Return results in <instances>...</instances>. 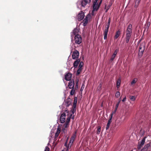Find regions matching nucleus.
<instances>
[{"label":"nucleus","instance_id":"58836bf2","mask_svg":"<svg viewBox=\"0 0 151 151\" xmlns=\"http://www.w3.org/2000/svg\"><path fill=\"white\" fill-rule=\"evenodd\" d=\"M118 50H117V49L116 50H115V51H114V53L113 54L114 55H116L117 54L118 52Z\"/></svg>","mask_w":151,"mask_h":151},{"label":"nucleus","instance_id":"a18cd8bd","mask_svg":"<svg viewBox=\"0 0 151 151\" xmlns=\"http://www.w3.org/2000/svg\"><path fill=\"white\" fill-rule=\"evenodd\" d=\"M109 126H106V130L108 129H109Z\"/></svg>","mask_w":151,"mask_h":151},{"label":"nucleus","instance_id":"4be33fe9","mask_svg":"<svg viewBox=\"0 0 151 151\" xmlns=\"http://www.w3.org/2000/svg\"><path fill=\"white\" fill-rule=\"evenodd\" d=\"M65 103V105L67 107L68 106L71 104V102L69 100H66Z\"/></svg>","mask_w":151,"mask_h":151},{"label":"nucleus","instance_id":"5701e85b","mask_svg":"<svg viewBox=\"0 0 151 151\" xmlns=\"http://www.w3.org/2000/svg\"><path fill=\"white\" fill-rule=\"evenodd\" d=\"M67 141H66L65 143V145L66 146V148H64L63 150H62V151H68L69 149V146H67Z\"/></svg>","mask_w":151,"mask_h":151},{"label":"nucleus","instance_id":"79ce46f5","mask_svg":"<svg viewBox=\"0 0 151 151\" xmlns=\"http://www.w3.org/2000/svg\"><path fill=\"white\" fill-rule=\"evenodd\" d=\"M126 97H125L124 98H123V99H122V101L123 102H124V101H125L126 100Z\"/></svg>","mask_w":151,"mask_h":151},{"label":"nucleus","instance_id":"dca6fc26","mask_svg":"<svg viewBox=\"0 0 151 151\" xmlns=\"http://www.w3.org/2000/svg\"><path fill=\"white\" fill-rule=\"evenodd\" d=\"M80 62V60L79 59H78L75 61L73 63V66L75 68L77 67L78 65Z\"/></svg>","mask_w":151,"mask_h":151},{"label":"nucleus","instance_id":"ddd939ff","mask_svg":"<svg viewBox=\"0 0 151 151\" xmlns=\"http://www.w3.org/2000/svg\"><path fill=\"white\" fill-rule=\"evenodd\" d=\"M76 137V135L74 134L70 138V141L69 142L68 146L69 147V146L70 147L71 145L72 144V143L74 141L75 138Z\"/></svg>","mask_w":151,"mask_h":151},{"label":"nucleus","instance_id":"2eb2a0df","mask_svg":"<svg viewBox=\"0 0 151 151\" xmlns=\"http://www.w3.org/2000/svg\"><path fill=\"white\" fill-rule=\"evenodd\" d=\"M145 137H144L142 140L140 142H139L138 146L139 148H140L141 147L144 145L145 142Z\"/></svg>","mask_w":151,"mask_h":151},{"label":"nucleus","instance_id":"09e8293b","mask_svg":"<svg viewBox=\"0 0 151 151\" xmlns=\"http://www.w3.org/2000/svg\"><path fill=\"white\" fill-rule=\"evenodd\" d=\"M72 36H73V35H72L71 34V37H72Z\"/></svg>","mask_w":151,"mask_h":151},{"label":"nucleus","instance_id":"9d476101","mask_svg":"<svg viewBox=\"0 0 151 151\" xmlns=\"http://www.w3.org/2000/svg\"><path fill=\"white\" fill-rule=\"evenodd\" d=\"M79 55V53L76 50H75L73 53L72 55V58L73 59H75L78 58Z\"/></svg>","mask_w":151,"mask_h":151},{"label":"nucleus","instance_id":"7ed1b4c3","mask_svg":"<svg viewBox=\"0 0 151 151\" xmlns=\"http://www.w3.org/2000/svg\"><path fill=\"white\" fill-rule=\"evenodd\" d=\"M68 114V117L69 116V114H72L71 113H69L67 110H66L65 113L62 114L61 115L60 119V122L61 123H63L65 122L66 114Z\"/></svg>","mask_w":151,"mask_h":151},{"label":"nucleus","instance_id":"de8ad7c7","mask_svg":"<svg viewBox=\"0 0 151 151\" xmlns=\"http://www.w3.org/2000/svg\"><path fill=\"white\" fill-rule=\"evenodd\" d=\"M72 119H74V117L73 116L72 117Z\"/></svg>","mask_w":151,"mask_h":151},{"label":"nucleus","instance_id":"bb28decb","mask_svg":"<svg viewBox=\"0 0 151 151\" xmlns=\"http://www.w3.org/2000/svg\"><path fill=\"white\" fill-rule=\"evenodd\" d=\"M120 82H121V80L119 79H118L116 83V85H117V87L118 88L119 87L120 84Z\"/></svg>","mask_w":151,"mask_h":151},{"label":"nucleus","instance_id":"4468645a","mask_svg":"<svg viewBox=\"0 0 151 151\" xmlns=\"http://www.w3.org/2000/svg\"><path fill=\"white\" fill-rule=\"evenodd\" d=\"M72 77V75L70 73H68L66 74L65 76V79L67 81L70 80Z\"/></svg>","mask_w":151,"mask_h":151},{"label":"nucleus","instance_id":"f704fd0d","mask_svg":"<svg viewBox=\"0 0 151 151\" xmlns=\"http://www.w3.org/2000/svg\"><path fill=\"white\" fill-rule=\"evenodd\" d=\"M120 95V92H119V91H117L116 93L115 96L116 97L118 98V97Z\"/></svg>","mask_w":151,"mask_h":151},{"label":"nucleus","instance_id":"1a4fd4ad","mask_svg":"<svg viewBox=\"0 0 151 151\" xmlns=\"http://www.w3.org/2000/svg\"><path fill=\"white\" fill-rule=\"evenodd\" d=\"M84 16V13L82 11L78 15V20L79 21L82 20L83 19Z\"/></svg>","mask_w":151,"mask_h":151},{"label":"nucleus","instance_id":"72a5a7b5","mask_svg":"<svg viewBox=\"0 0 151 151\" xmlns=\"http://www.w3.org/2000/svg\"><path fill=\"white\" fill-rule=\"evenodd\" d=\"M109 25L108 24L105 26V28L104 31H107V32H108L109 28Z\"/></svg>","mask_w":151,"mask_h":151},{"label":"nucleus","instance_id":"393cba45","mask_svg":"<svg viewBox=\"0 0 151 151\" xmlns=\"http://www.w3.org/2000/svg\"><path fill=\"white\" fill-rule=\"evenodd\" d=\"M129 98L132 101H134L136 99V97L133 96H130Z\"/></svg>","mask_w":151,"mask_h":151},{"label":"nucleus","instance_id":"cd10ccee","mask_svg":"<svg viewBox=\"0 0 151 151\" xmlns=\"http://www.w3.org/2000/svg\"><path fill=\"white\" fill-rule=\"evenodd\" d=\"M116 55H114L113 54L111 57L110 61V62H112L113 60L114 59V58L116 57Z\"/></svg>","mask_w":151,"mask_h":151},{"label":"nucleus","instance_id":"20e7f679","mask_svg":"<svg viewBox=\"0 0 151 151\" xmlns=\"http://www.w3.org/2000/svg\"><path fill=\"white\" fill-rule=\"evenodd\" d=\"M91 0H83L81 1H78L77 2L78 7H79L80 5H81L82 7L85 6L88 4H89L91 2Z\"/></svg>","mask_w":151,"mask_h":151},{"label":"nucleus","instance_id":"412c9836","mask_svg":"<svg viewBox=\"0 0 151 151\" xmlns=\"http://www.w3.org/2000/svg\"><path fill=\"white\" fill-rule=\"evenodd\" d=\"M77 97H75L74 98V104H73V108H75L76 106V105L77 103Z\"/></svg>","mask_w":151,"mask_h":151},{"label":"nucleus","instance_id":"7c9ffc66","mask_svg":"<svg viewBox=\"0 0 151 151\" xmlns=\"http://www.w3.org/2000/svg\"><path fill=\"white\" fill-rule=\"evenodd\" d=\"M112 119V118H111H111L110 117V118L109 119V120L108 121V122L107 126H109L111 122Z\"/></svg>","mask_w":151,"mask_h":151},{"label":"nucleus","instance_id":"ea45409f","mask_svg":"<svg viewBox=\"0 0 151 151\" xmlns=\"http://www.w3.org/2000/svg\"><path fill=\"white\" fill-rule=\"evenodd\" d=\"M50 149L47 147H45V151H49Z\"/></svg>","mask_w":151,"mask_h":151},{"label":"nucleus","instance_id":"e433bc0d","mask_svg":"<svg viewBox=\"0 0 151 151\" xmlns=\"http://www.w3.org/2000/svg\"><path fill=\"white\" fill-rule=\"evenodd\" d=\"M83 63L82 62H81L79 64V67H81V68H82V67H83Z\"/></svg>","mask_w":151,"mask_h":151},{"label":"nucleus","instance_id":"0eeeda50","mask_svg":"<svg viewBox=\"0 0 151 151\" xmlns=\"http://www.w3.org/2000/svg\"><path fill=\"white\" fill-rule=\"evenodd\" d=\"M92 16L91 13L88 14L87 16H86L85 18L83 20V25L84 26H86V25L88 23V21L91 18Z\"/></svg>","mask_w":151,"mask_h":151},{"label":"nucleus","instance_id":"6ab92c4d","mask_svg":"<svg viewBox=\"0 0 151 151\" xmlns=\"http://www.w3.org/2000/svg\"><path fill=\"white\" fill-rule=\"evenodd\" d=\"M79 32V30L78 29L76 28L74 29L73 32V34L74 35H78L77 34Z\"/></svg>","mask_w":151,"mask_h":151},{"label":"nucleus","instance_id":"39448f33","mask_svg":"<svg viewBox=\"0 0 151 151\" xmlns=\"http://www.w3.org/2000/svg\"><path fill=\"white\" fill-rule=\"evenodd\" d=\"M145 43L143 42L140 45L139 50V55H142L143 54L145 48Z\"/></svg>","mask_w":151,"mask_h":151},{"label":"nucleus","instance_id":"c756f323","mask_svg":"<svg viewBox=\"0 0 151 151\" xmlns=\"http://www.w3.org/2000/svg\"><path fill=\"white\" fill-rule=\"evenodd\" d=\"M132 25L131 24H129L128 26L127 30L132 31Z\"/></svg>","mask_w":151,"mask_h":151},{"label":"nucleus","instance_id":"c03bdc74","mask_svg":"<svg viewBox=\"0 0 151 151\" xmlns=\"http://www.w3.org/2000/svg\"><path fill=\"white\" fill-rule=\"evenodd\" d=\"M110 22V19H109V20L108 22V24H109V25Z\"/></svg>","mask_w":151,"mask_h":151},{"label":"nucleus","instance_id":"49530a36","mask_svg":"<svg viewBox=\"0 0 151 151\" xmlns=\"http://www.w3.org/2000/svg\"><path fill=\"white\" fill-rule=\"evenodd\" d=\"M78 85H76V87H77V88H78Z\"/></svg>","mask_w":151,"mask_h":151},{"label":"nucleus","instance_id":"f3484780","mask_svg":"<svg viewBox=\"0 0 151 151\" xmlns=\"http://www.w3.org/2000/svg\"><path fill=\"white\" fill-rule=\"evenodd\" d=\"M140 0H135L134 3V7L137 8L139 4Z\"/></svg>","mask_w":151,"mask_h":151},{"label":"nucleus","instance_id":"a211bd4d","mask_svg":"<svg viewBox=\"0 0 151 151\" xmlns=\"http://www.w3.org/2000/svg\"><path fill=\"white\" fill-rule=\"evenodd\" d=\"M137 78H135L131 82L130 85L131 86H133L137 82Z\"/></svg>","mask_w":151,"mask_h":151},{"label":"nucleus","instance_id":"f03ea898","mask_svg":"<svg viewBox=\"0 0 151 151\" xmlns=\"http://www.w3.org/2000/svg\"><path fill=\"white\" fill-rule=\"evenodd\" d=\"M72 116V114H69V116L67 117L65 123L62 127V130L64 132H67L68 130V128L69 127V123Z\"/></svg>","mask_w":151,"mask_h":151},{"label":"nucleus","instance_id":"4c0bfd02","mask_svg":"<svg viewBox=\"0 0 151 151\" xmlns=\"http://www.w3.org/2000/svg\"><path fill=\"white\" fill-rule=\"evenodd\" d=\"M54 134V132H53V130H52L51 131V134H50V136L51 137V138L53 136Z\"/></svg>","mask_w":151,"mask_h":151},{"label":"nucleus","instance_id":"6e6552de","mask_svg":"<svg viewBox=\"0 0 151 151\" xmlns=\"http://www.w3.org/2000/svg\"><path fill=\"white\" fill-rule=\"evenodd\" d=\"M132 31L127 30L126 31V42H128L129 39L130 38L131 35L132 34Z\"/></svg>","mask_w":151,"mask_h":151},{"label":"nucleus","instance_id":"423d86ee","mask_svg":"<svg viewBox=\"0 0 151 151\" xmlns=\"http://www.w3.org/2000/svg\"><path fill=\"white\" fill-rule=\"evenodd\" d=\"M82 38L80 35H76L75 37V43L78 44H80L82 42Z\"/></svg>","mask_w":151,"mask_h":151},{"label":"nucleus","instance_id":"aec40b11","mask_svg":"<svg viewBox=\"0 0 151 151\" xmlns=\"http://www.w3.org/2000/svg\"><path fill=\"white\" fill-rule=\"evenodd\" d=\"M120 34V31L119 30H118L116 33L114 37L115 39H116L119 36Z\"/></svg>","mask_w":151,"mask_h":151},{"label":"nucleus","instance_id":"f257e3e1","mask_svg":"<svg viewBox=\"0 0 151 151\" xmlns=\"http://www.w3.org/2000/svg\"><path fill=\"white\" fill-rule=\"evenodd\" d=\"M98 0H93V9L91 12V14L92 16H94L95 13V12H96L99 8L100 5L102 2V0H101L99 3L98 2Z\"/></svg>","mask_w":151,"mask_h":151},{"label":"nucleus","instance_id":"c9c22d12","mask_svg":"<svg viewBox=\"0 0 151 151\" xmlns=\"http://www.w3.org/2000/svg\"><path fill=\"white\" fill-rule=\"evenodd\" d=\"M72 89L71 90L70 92V94L71 95H73L74 94L75 92V90L73 88H72Z\"/></svg>","mask_w":151,"mask_h":151},{"label":"nucleus","instance_id":"473e14b6","mask_svg":"<svg viewBox=\"0 0 151 151\" xmlns=\"http://www.w3.org/2000/svg\"><path fill=\"white\" fill-rule=\"evenodd\" d=\"M120 101H121V99H119V101L117 103L116 105V107H115L116 109H117Z\"/></svg>","mask_w":151,"mask_h":151},{"label":"nucleus","instance_id":"9b49d317","mask_svg":"<svg viewBox=\"0 0 151 151\" xmlns=\"http://www.w3.org/2000/svg\"><path fill=\"white\" fill-rule=\"evenodd\" d=\"M61 131V129L60 128V127L59 126L57 128V130L55 132V133L54 134H55V139L54 140H55V139L57 138L58 136V135L60 133Z\"/></svg>","mask_w":151,"mask_h":151},{"label":"nucleus","instance_id":"f8f14e48","mask_svg":"<svg viewBox=\"0 0 151 151\" xmlns=\"http://www.w3.org/2000/svg\"><path fill=\"white\" fill-rule=\"evenodd\" d=\"M74 85V81L72 80L70 81L68 83V86L69 88H73Z\"/></svg>","mask_w":151,"mask_h":151},{"label":"nucleus","instance_id":"2f4dec72","mask_svg":"<svg viewBox=\"0 0 151 151\" xmlns=\"http://www.w3.org/2000/svg\"><path fill=\"white\" fill-rule=\"evenodd\" d=\"M82 70V68L78 67V69L77 71V74L79 75L80 73Z\"/></svg>","mask_w":151,"mask_h":151},{"label":"nucleus","instance_id":"c85d7f7f","mask_svg":"<svg viewBox=\"0 0 151 151\" xmlns=\"http://www.w3.org/2000/svg\"><path fill=\"white\" fill-rule=\"evenodd\" d=\"M117 110V109H116V108H115V109L114 110V111H113L110 115V117L111 118H111H112V116H113V114H115L116 111V110Z\"/></svg>","mask_w":151,"mask_h":151},{"label":"nucleus","instance_id":"b1692460","mask_svg":"<svg viewBox=\"0 0 151 151\" xmlns=\"http://www.w3.org/2000/svg\"><path fill=\"white\" fill-rule=\"evenodd\" d=\"M108 32H107V31H104V40H106L107 39V34Z\"/></svg>","mask_w":151,"mask_h":151},{"label":"nucleus","instance_id":"37998d69","mask_svg":"<svg viewBox=\"0 0 151 151\" xmlns=\"http://www.w3.org/2000/svg\"><path fill=\"white\" fill-rule=\"evenodd\" d=\"M76 85H78V79H76Z\"/></svg>","mask_w":151,"mask_h":151},{"label":"nucleus","instance_id":"a878e982","mask_svg":"<svg viewBox=\"0 0 151 151\" xmlns=\"http://www.w3.org/2000/svg\"><path fill=\"white\" fill-rule=\"evenodd\" d=\"M101 131V127L100 126H98L97 127V133L98 134H99Z\"/></svg>","mask_w":151,"mask_h":151},{"label":"nucleus","instance_id":"8fccbe9b","mask_svg":"<svg viewBox=\"0 0 151 151\" xmlns=\"http://www.w3.org/2000/svg\"><path fill=\"white\" fill-rule=\"evenodd\" d=\"M131 151H132V150H131Z\"/></svg>","mask_w":151,"mask_h":151},{"label":"nucleus","instance_id":"a19ab883","mask_svg":"<svg viewBox=\"0 0 151 151\" xmlns=\"http://www.w3.org/2000/svg\"><path fill=\"white\" fill-rule=\"evenodd\" d=\"M84 85H83V84L82 85V86H81V90H83V89L84 88Z\"/></svg>","mask_w":151,"mask_h":151}]
</instances>
